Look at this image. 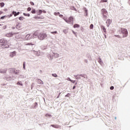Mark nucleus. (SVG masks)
<instances>
[{
	"instance_id": "nucleus-2",
	"label": "nucleus",
	"mask_w": 130,
	"mask_h": 130,
	"mask_svg": "<svg viewBox=\"0 0 130 130\" xmlns=\"http://www.w3.org/2000/svg\"><path fill=\"white\" fill-rule=\"evenodd\" d=\"M38 37L40 40H44L47 37V35L44 32H41L38 35Z\"/></svg>"
},
{
	"instance_id": "nucleus-50",
	"label": "nucleus",
	"mask_w": 130,
	"mask_h": 130,
	"mask_svg": "<svg viewBox=\"0 0 130 130\" xmlns=\"http://www.w3.org/2000/svg\"><path fill=\"white\" fill-rule=\"evenodd\" d=\"M12 29H15V27H12Z\"/></svg>"
},
{
	"instance_id": "nucleus-51",
	"label": "nucleus",
	"mask_w": 130,
	"mask_h": 130,
	"mask_svg": "<svg viewBox=\"0 0 130 130\" xmlns=\"http://www.w3.org/2000/svg\"><path fill=\"white\" fill-rule=\"evenodd\" d=\"M59 98V95L57 97V98Z\"/></svg>"
},
{
	"instance_id": "nucleus-30",
	"label": "nucleus",
	"mask_w": 130,
	"mask_h": 130,
	"mask_svg": "<svg viewBox=\"0 0 130 130\" xmlns=\"http://www.w3.org/2000/svg\"><path fill=\"white\" fill-rule=\"evenodd\" d=\"M30 11H31V8L30 7L27 8V11L30 12Z\"/></svg>"
},
{
	"instance_id": "nucleus-42",
	"label": "nucleus",
	"mask_w": 130,
	"mask_h": 130,
	"mask_svg": "<svg viewBox=\"0 0 130 130\" xmlns=\"http://www.w3.org/2000/svg\"><path fill=\"white\" fill-rule=\"evenodd\" d=\"M75 88H76V86H73V90L75 89Z\"/></svg>"
},
{
	"instance_id": "nucleus-33",
	"label": "nucleus",
	"mask_w": 130,
	"mask_h": 130,
	"mask_svg": "<svg viewBox=\"0 0 130 130\" xmlns=\"http://www.w3.org/2000/svg\"><path fill=\"white\" fill-rule=\"evenodd\" d=\"M99 63H102V60H101V59H99Z\"/></svg>"
},
{
	"instance_id": "nucleus-26",
	"label": "nucleus",
	"mask_w": 130,
	"mask_h": 130,
	"mask_svg": "<svg viewBox=\"0 0 130 130\" xmlns=\"http://www.w3.org/2000/svg\"><path fill=\"white\" fill-rule=\"evenodd\" d=\"M17 85H19L20 86H23V84H22V83L18 82H17Z\"/></svg>"
},
{
	"instance_id": "nucleus-6",
	"label": "nucleus",
	"mask_w": 130,
	"mask_h": 130,
	"mask_svg": "<svg viewBox=\"0 0 130 130\" xmlns=\"http://www.w3.org/2000/svg\"><path fill=\"white\" fill-rule=\"evenodd\" d=\"M16 29L18 30H21L22 29V23H18L16 26Z\"/></svg>"
},
{
	"instance_id": "nucleus-1",
	"label": "nucleus",
	"mask_w": 130,
	"mask_h": 130,
	"mask_svg": "<svg viewBox=\"0 0 130 130\" xmlns=\"http://www.w3.org/2000/svg\"><path fill=\"white\" fill-rule=\"evenodd\" d=\"M0 43L2 44L3 48H7V47H9V45H8V41L6 40L5 39H1L0 40Z\"/></svg>"
},
{
	"instance_id": "nucleus-18",
	"label": "nucleus",
	"mask_w": 130,
	"mask_h": 130,
	"mask_svg": "<svg viewBox=\"0 0 130 130\" xmlns=\"http://www.w3.org/2000/svg\"><path fill=\"white\" fill-rule=\"evenodd\" d=\"M45 116H46V117H50V116H51V115H50V114H46L45 115Z\"/></svg>"
},
{
	"instance_id": "nucleus-13",
	"label": "nucleus",
	"mask_w": 130,
	"mask_h": 130,
	"mask_svg": "<svg viewBox=\"0 0 130 130\" xmlns=\"http://www.w3.org/2000/svg\"><path fill=\"white\" fill-rule=\"evenodd\" d=\"M23 16H25V17H30V14H29V13L27 14V13H23Z\"/></svg>"
},
{
	"instance_id": "nucleus-41",
	"label": "nucleus",
	"mask_w": 130,
	"mask_h": 130,
	"mask_svg": "<svg viewBox=\"0 0 130 130\" xmlns=\"http://www.w3.org/2000/svg\"><path fill=\"white\" fill-rule=\"evenodd\" d=\"M2 14H3V12L0 11V15H2Z\"/></svg>"
},
{
	"instance_id": "nucleus-15",
	"label": "nucleus",
	"mask_w": 130,
	"mask_h": 130,
	"mask_svg": "<svg viewBox=\"0 0 130 130\" xmlns=\"http://www.w3.org/2000/svg\"><path fill=\"white\" fill-rule=\"evenodd\" d=\"M101 28L103 30L104 32H106V28H105L104 26H102Z\"/></svg>"
},
{
	"instance_id": "nucleus-47",
	"label": "nucleus",
	"mask_w": 130,
	"mask_h": 130,
	"mask_svg": "<svg viewBox=\"0 0 130 130\" xmlns=\"http://www.w3.org/2000/svg\"><path fill=\"white\" fill-rule=\"evenodd\" d=\"M29 36H30V35H27L26 36V37H29Z\"/></svg>"
},
{
	"instance_id": "nucleus-17",
	"label": "nucleus",
	"mask_w": 130,
	"mask_h": 130,
	"mask_svg": "<svg viewBox=\"0 0 130 130\" xmlns=\"http://www.w3.org/2000/svg\"><path fill=\"white\" fill-rule=\"evenodd\" d=\"M111 20L110 19H108L106 21V23L107 24H111Z\"/></svg>"
},
{
	"instance_id": "nucleus-38",
	"label": "nucleus",
	"mask_w": 130,
	"mask_h": 130,
	"mask_svg": "<svg viewBox=\"0 0 130 130\" xmlns=\"http://www.w3.org/2000/svg\"><path fill=\"white\" fill-rule=\"evenodd\" d=\"M42 12L44 13V14L46 13V11H45V10H43Z\"/></svg>"
},
{
	"instance_id": "nucleus-44",
	"label": "nucleus",
	"mask_w": 130,
	"mask_h": 130,
	"mask_svg": "<svg viewBox=\"0 0 130 130\" xmlns=\"http://www.w3.org/2000/svg\"><path fill=\"white\" fill-rule=\"evenodd\" d=\"M13 16V14H11L10 15V17H12Z\"/></svg>"
},
{
	"instance_id": "nucleus-21",
	"label": "nucleus",
	"mask_w": 130,
	"mask_h": 130,
	"mask_svg": "<svg viewBox=\"0 0 130 130\" xmlns=\"http://www.w3.org/2000/svg\"><path fill=\"white\" fill-rule=\"evenodd\" d=\"M90 29H93V28H94V25H93V24H91L90 26H89Z\"/></svg>"
},
{
	"instance_id": "nucleus-40",
	"label": "nucleus",
	"mask_w": 130,
	"mask_h": 130,
	"mask_svg": "<svg viewBox=\"0 0 130 130\" xmlns=\"http://www.w3.org/2000/svg\"><path fill=\"white\" fill-rule=\"evenodd\" d=\"M85 13H86V16H87V9H85Z\"/></svg>"
},
{
	"instance_id": "nucleus-56",
	"label": "nucleus",
	"mask_w": 130,
	"mask_h": 130,
	"mask_svg": "<svg viewBox=\"0 0 130 130\" xmlns=\"http://www.w3.org/2000/svg\"><path fill=\"white\" fill-rule=\"evenodd\" d=\"M76 85H77V83H76Z\"/></svg>"
},
{
	"instance_id": "nucleus-4",
	"label": "nucleus",
	"mask_w": 130,
	"mask_h": 130,
	"mask_svg": "<svg viewBox=\"0 0 130 130\" xmlns=\"http://www.w3.org/2000/svg\"><path fill=\"white\" fill-rule=\"evenodd\" d=\"M101 12L103 16V18L105 20H106L107 19V15L108 14V13L107 12V11H106V9H102Z\"/></svg>"
},
{
	"instance_id": "nucleus-8",
	"label": "nucleus",
	"mask_w": 130,
	"mask_h": 130,
	"mask_svg": "<svg viewBox=\"0 0 130 130\" xmlns=\"http://www.w3.org/2000/svg\"><path fill=\"white\" fill-rule=\"evenodd\" d=\"M15 55H16V52H12L10 54V57H13V56H15Z\"/></svg>"
},
{
	"instance_id": "nucleus-46",
	"label": "nucleus",
	"mask_w": 130,
	"mask_h": 130,
	"mask_svg": "<svg viewBox=\"0 0 130 130\" xmlns=\"http://www.w3.org/2000/svg\"><path fill=\"white\" fill-rule=\"evenodd\" d=\"M80 77H83L84 76H83L82 75H80Z\"/></svg>"
},
{
	"instance_id": "nucleus-43",
	"label": "nucleus",
	"mask_w": 130,
	"mask_h": 130,
	"mask_svg": "<svg viewBox=\"0 0 130 130\" xmlns=\"http://www.w3.org/2000/svg\"><path fill=\"white\" fill-rule=\"evenodd\" d=\"M70 80H71V78H68V81H70Z\"/></svg>"
},
{
	"instance_id": "nucleus-5",
	"label": "nucleus",
	"mask_w": 130,
	"mask_h": 130,
	"mask_svg": "<svg viewBox=\"0 0 130 130\" xmlns=\"http://www.w3.org/2000/svg\"><path fill=\"white\" fill-rule=\"evenodd\" d=\"M121 31L122 34H123V37H127V35H128V32H127V30L125 28H121Z\"/></svg>"
},
{
	"instance_id": "nucleus-57",
	"label": "nucleus",
	"mask_w": 130,
	"mask_h": 130,
	"mask_svg": "<svg viewBox=\"0 0 130 130\" xmlns=\"http://www.w3.org/2000/svg\"><path fill=\"white\" fill-rule=\"evenodd\" d=\"M0 26H1V24H0Z\"/></svg>"
},
{
	"instance_id": "nucleus-36",
	"label": "nucleus",
	"mask_w": 130,
	"mask_h": 130,
	"mask_svg": "<svg viewBox=\"0 0 130 130\" xmlns=\"http://www.w3.org/2000/svg\"><path fill=\"white\" fill-rule=\"evenodd\" d=\"M115 36H116V37H118V38H121L120 36H119V35H116Z\"/></svg>"
},
{
	"instance_id": "nucleus-19",
	"label": "nucleus",
	"mask_w": 130,
	"mask_h": 130,
	"mask_svg": "<svg viewBox=\"0 0 130 130\" xmlns=\"http://www.w3.org/2000/svg\"><path fill=\"white\" fill-rule=\"evenodd\" d=\"M24 17H20L19 18V20H20V21H23L24 20Z\"/></svg>"
},
{
	"instance_id": "nucleus-23",
	"label": "nucleus",
	"mask_w": 130,
	"mask_h": 130,
	"mask_svg": "<svg viewBox=\"0 0 130 130\" xmlns=\"http://www.w3.org/2000/svg\"><path fill=\"white\" fill-rule=\"evenodd\" d=\"M36 13V11L35 9H33L31 11V14H35Z\"/></svg>"
},
{
	"instance_id": "nucleus-10",
	"label": "nucleus",
	"mask_w": 130,
	"mask_h": 130,
	"mask_svg": "<svg viewBox=\"0 0 130 130\" xmlns=\"http://www.w3.org/2000/svg\"><path fill=\"white\" fill-rule=\"evenodd\" d=\"M38 84H40L41 85H43V81L40 79L38 80Z\"/></svg>"
},
{
	"instance_id": "nucleus-22",
	"label": "nucleus",
	"mask_w": 130,
	"mask_h": 130,
	"mask_svg": "<svg viewBox=\"0 0 130 130\" xmlns=\"http://www.w3.org/2000/svg\"><path fill=\"white\" fill-rule=\"evenodd\" d=\"M70 82H71V83H73V84H75V83H76V81L72 80V79H70Z\"/></svg>"
},
{
	"instance_id": "nucleus-14",
	"label": "nucleus",
	"mask_w": 130,
	"mask_h": 130,
	"mask_svg": "<svg viewBox=\"0 0 130 130\" xmlns=\"http://www.w3.org/2000/svg\"><path fill=\"white\" fill-rule=\"evenodd\" d=\"M0 7L1 8H4V7H5V3L4 2L1 3Z\"/></svg>"
},
{
	"instance_id": "nucleus-7",
	"label": "nucleus",
	"mask_w": 130,
	"mask_h": 130,
	"mask_svg": "<svg viewBox=\"0 0 130 130\" xmlns=\"http://www.w3.org/2000/svg\"><path fill=\"white\" fill-rule=\"evenodd\" d=\"M0 73L1 74H6L7 73V69H1Z\"/></svg>"
},
{
	"instance_id": "nucleus-11",
	"label": "nucleus",
	"mask_w": 130,
	"mask_h": 130,
	"mask_svg": "<svg viewBox=\"0 0 130 130\" xmlns=\"http://www.w3.org/2000/svg\"><path fill=\"white\" fill-rule=\"evenodd\" d=\"M51 126H52V127H54L55 128H58V127H59V125H58L52 124L51 125Z\"/></svg>"
},
{
	"instance_id": "nucleus-45",
	"label": "nucleus",
	"mask_w": 130,
	"mask_h": 130,
	"mask_svg": "<svg viewBox=\"0 0 130 130\" xmlns=\"http://www.w3.org/2000/svg\"><path fill=\"white\" fill-rule=\"evenodd\" d=\"M56 55V56H58V54H55V55Z\"/></svg>"
},
{
	"instance_id": "nucleus-52",
	"label": "nucleus",
	"mask_w": 130,
	"mask_h": 130,
	"mask_svg": "<svg viewBox=\"0 0 130 130\" xmlns=\"http://www.w3.org/2000/svg\"><path fill=\"white\" fill-rule=\"evenodd\" d=\"M66 97H68V94L66 95Z\"/></svg>"
},
{
	"instance_id": "nucleus-9",
	"label": "nucleus",
	"mask_w": 130,
	"mask_h": 130,
	"mask_svg": "<svg viewBox=\"0 0 130 130\" xmlns=\"http://www.w3.org/2000/svg\"><path fill=\"white\" fill-rule=\"evenodd\" d=\"M6 36L7 37H13V34H12V33L7 34Z\"/></svg>"
},
{
	"instance_id": "nucleus-53",
	"label": "nucleus",
	"mask_w": 130,
	"mask_h": 130,
	"mask_svg": "<svg viewBox=\"0 0 130 130\" xmlns=\"http://www.w3.org/2000/svg\"><path fill=\"white\" fill-rule=\"evenodd\" d=\"M38 19H40V17H38Z\"/></svg>"
},
{
	"instance_id": "nucleus-27",
	"label": "nucleus",
	"mask_w": 130,
	"mask_h": 130,
	"mask_svg": "<svg viewBox=\"0 0 130 130\" xmlns=\"http://www.w3.org/2000/svg\"><path fill=\"white\" fill-rule=\"evenodd\" d=\"M51 34H56V33H57V31H55L54 32H51Z\"/></svg>"
},
{
	"instance_id": "nucleus-29",
	"label": "nucleus",
	"mask_w": 130,
	"mask_h": 130,
	"mask_svg": "<svg viewBox=\"0 0 130 130\" xmlns=\"http://www.w3.org/2000/svg\"><path fill=\"white\" fill-rule=\"evenodd\" d=\"M30 5H31V6H34V3H33L32 2H30Z\"/></svg>"
},
{
	"instance_id": "nucleus-3",
	"label": "nucleus",
	"mask_w": 130,
	"mask_h": 130,
	"mask_svg": "<svg viewBox=\"0 0 130 130\" xmlns=\"http://www.w3.org/2000/svg\"><path fill=\"white\" fill-rule=\"evenodd\" d=\"M65 22L68 24H71V23H74V17L73 16H70L68 19H66L63 18Z\"/></svg>"
},
{
	"instance_id": "nucleus-32",
	"label": "nucleus",
	"mask_w": 130,
	"mask_h": 130,
	"mask_svg": "<svg viewBox=\"0 0 130 130\" xmlns=\"http://www.w3.org/2000/svg\"><path fill=\"white\" fill-rule=\"evenodd\" d=\"M73 34H74V35H76V36H77V32H75V31L73 30L72 31Z\"/></svg>"
},
{
	"instance_id": "nucleus-39",
	"label": "nucleus",
	"mask_w": 130,
	"mask_h": 130,
	"mask_svg": "<svg viewBox=\"0 0 130 130\" xmlns=\"http://www.w3.org/2000/svg\"><path fill=\"white\" fill-rule=\"evenodd\" d=\"M16 14L17 15V16H18V15H20V12H18L17 13H16Z\"/></svg>"
},
{
	"instance_id": "nucleus-55",
	"label": "nucleus",
	"mask_w": 130,
	"mask_h": 130,
	"mask_svg": "<svg viewBox=\"0 0 130 130\" xmlns=\"http://www.w3.org/2000/svg\"><path fill=\"white\" fill-rule=\"evenodd\" d=\"M115 119H116V117H115Z\"/></svg>"
},
{
	"instance_id": "nucleus-20",
	"label": "nucleus",
	"mask_w": 130,
	"mask_h": 130,
	"mask_svg": "<svg viewBox=\"0 0 130 130\" xmlns=\"http://www.w3.org/2000/svg\"><path fill=\"white\" fill-rule=\"evenodd\" d=\"M100 3H107V0H101Z\"/></svg>"
},
{
	"instance_id": "nucleus-34",
	"label": "nucleus",
	"mask_w": 130,
	"mask_h": 130,
	"mask_svg": "<svg viewBox=\"0 0 130 130\" xmlns=\"http://www.w3.org/2000/svg\"><path fill=\"white\" fill-rule=\"evenodd\" d=\"M110 89V90H113V89H114V86H111Z\"/></svg>"
},
{
	"instance_id": "nucleus-48",
	"label": "nucleus",
	"mask_w": 130,
	"mask_h": 130,
	"mask_svg": "<svg viewBox=\"0 0 130 130\" xmlns=\"http://www.w3.org/2000/svg\"><path fill=\"white\" fill-rule=\"evenodd\" d=\"M57 14V15H59V12H57V13H56Z\"/></svg>"
},
{
	"instance_id": "nucleus-24",
	"label": "nucleus",
	"mask_w": 130,
	"mask_h": 130,
	"mask_svg": "<svg viewBox=\"0 0 130 130\" xmlns=\"http://www.w3.org/2000/svg\"><path fill=\"white\" fill-rule=\"evenodd\" d=\"M52 76H53V77H54V78H56L57 77V75L56 74H53Z\"/></svg>"
},
{
	"instance_id": "nucleus-28",
	"label": "nucleus",
	"mask_w": 130,
	"mask_h": 130,
	"mask_svg": "<svg viewBox=\"0 0 130 130\" xmlns=\"http://www.w3.org/2000/svg\"><path fill=\"white\" fill-rule=\"evenodd\" d=\"M26 45H34V44H32V43H29L28 44H26Z\"/></svg>"
},
{
	"instance_id": "nucleus-25",
	"label": "nucleus",
	"mask_w": 130,
	"mask_h": 130,
	"mask_svg": "<svg viewBox=\"0 0 130 130\" xmlns=\"http://www.w3.org/2000/svg\"><path fill=\"white\" fill-rule=\"evenodd\" d=\"M41 14H42V10H40L39 11V13H38V15H40Z\"/></svg>"
},
{
	"instance_id": "nucleus-16",
	"label": "nucleus",
	"mask_w": 130,
	"mask_h": 130,
	"mask_svg": "<svg viewBox=\"0 0 130 130\" xmlns=\"http://www.w3.org/2000/svg\"><path fill=\"white\" fill-rule=\"evenodd\" d=\"M12 15H14V17H17V12H15V11H13L12 12Z\"/></svg>"
},
{
	"instance_id": "nucleus-35",
	"label": "nucleus",
	"mask_w": 130,
	"mask_h": 130,
	"mask_svg": "<svg viewBox=\"0 0 130 130\" xmlns=\"http://www.w3.org/2000/svg\"><path fill=\"white\" fill-rule=\"evenodd\" d=\"M59 17H60V18H62L63 17V15H61V14H60L59 15Z\"/></svg>"
},
{
	"instance_id": "nucleus-49",
	"label": "nucleus",
	"mask_w": 130,
	"mask_h": 130,
	"mask_svg": "<svg viewBox=\"0 0 130 130\" xmlns=\"http://www.w3.org/2000/svg\"><path fill=\"white\" fill-rule=\"evenodd\" d=\"M54 15H55V16H56V15H57V14L56 13H55Z\"/></svg>"
},
{
	"instance_id": "nucleus-37",
	"label": "nucleus",
	"mask_w": 130,
	"mask_h": 130,
	"mask_svg": "<svg viewBox=\"0 0 130 130\" xmlns=\"http://www.w3.org/2000/svg\"><path fill=\"white\" fill-rule=\"evenodd\" d=\"M23 69L24 70H25V62H23Z\"/></svg>"
},
{
	"instance_id": "nucleus-12",
	"label": "nucleus",
	"mask_w": 130,
	"mask_h": 130,
	"mask_svg": "<svg viewBox=\"0 0 130 130\" xmlns=\"http://www.w3.org/2000/svg\"><path fill=\"white\" fill-rule=\"evenodd\" d=\"M74 28H80V25L78 24H75L73 26Z\"/></svg>"
},
{
	"instance_id": "nucleus-58",
	"label": "nucleus",
	"mask_w": 130,
	"mask_h": 130,
	"mask_svg": "<svg viewBox=\"0 0 130 130\" xmlns=\"http://www.w3.org/2000/svg\"><path fill=\"white\" fill-rule=\"evenodd\" d=\"M59 84H60V83H59Z\"/></svg>"
},
{
	"instance_id": "nucleus-54",
	"label": "nucleus",
	"mask_w": 130,
	"mask_h": 130,
	"mask_svg": "<svg viewBox=\"0 0 130 130\" xmlns=\"http://www.w3.org/2000/svg\"><path fill=\"white\" fill-rule=\"evenodd\" d=\"M41 19H44V18H42Z\"/></svg>"
},
{
	"instance_id": "nucleus-31",
	"label": "nucleus",
	"mask_w": 130,
	"mask_h": 130,
	"mask_svg": "<svg viewBox=\"0 0 130 130\" xmlns=\"http://www.w3.org/2000/svg\"><path fill=\"white\" fill-rule=\"evenodd\" d=\"M6 17H7V16H2V17H1V19L2 20H4V19H5V18H6Z\"/></svg>"
}]
</instances>
